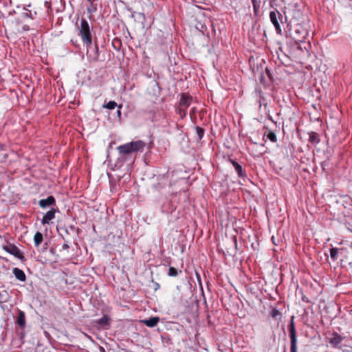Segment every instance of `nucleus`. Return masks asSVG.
Segmentation results:
<instances>
[{"instance_id":"1","label":"nucleus","mask_w":352,"mask_h":352,"mask_svg":"<svg viewBox=\"0 0 352 352\" xmlns=\"http://www.w3.org/2000/svg\"><path fill=\"white\" fill-rule=\"evenodd\" d=\"M145 146V142L138 140L120 145L117 147V151L122 157H124L138 151H142Z\"/></svg>"},{"instance_id":"2","label":"nucleus","mask_w":352,"mask_h":352,"mask_svg":"<svg viewBox=\"0 0 352 352\" xmlns=\"http://www.w3.org/2000/svg\"><path fill=\"white\" fill-rule=\"evenodd\" d=\"M76 26L79 30L78 35L80 36L82 43L87 47H89L92 44V36L89 23L85 18H82L80 21V25L76 22Z\"/></svg>"},{"instance_id":"3","label":"nucleus","mask_w":352,"mask_h":352,"mask_svg":"<svg viewBox=\"0 0 352 352\" xmlns=\"http://www.w3.org/2000/svg\"><path fill=\"white\" fill-rule=\"evenodd\" d=\"M289 336L290 338V352H297L298 350V340L296 329L294 324V317L292 316L290 322L288 325Z\"/></svg>"},{"instance_id":"4","label":"nucleus","mask_w":352,"mask_h":352,"mask_svg":"<svg viewBox=\"0 0 352 352\" xmlns=\"http://www.w3.org/2000/svg\"><path fill=\"white\" fill-rule=\"evenodd\" d=\"M270 18L271 22L272 23V24L274 25V26L276 29V32L279 34H281L282 30H281V28H280L278 21L279 20L281 21V19L283 18L282 14L280 13V12L278 10L276 9V10L270 12Z\"/></svg>"},{"instance_id":"5","label":"nucleus","mask_w":352,"mask_h":352,"mask_svg":"<svg viewBox=\"0 0 352 352\" xmlns=\"http://www.w3.org/2000/svg\"><path fill=\"white\" fill-rule=\"evenodd\" d=\"M344 339L337 332H333L328 338L329 343L334 348L341 349V343Z\"/></svg>"},{"instance_id":"6","label":"nucleus","mask_w":352,"mask_h":352,"mask_svg":"<svg viewBox=\"0 0 352 352\" xmlns=\"http://www.w3.org/2000/svg\"><path fill=\"white\" fill-rule=\"evenodd\" d=\"M192 100V98L188 94H182L181 95L179 105L184 107V115H186V111L188 107L190 105Z\"/></svg>"},{"instance_id":"7","label":"nucleus","mask_w":352,"mask_h":352,"mask_svg":"<svg viewBox=\"0 0 352 352\" xmlns=\"http://www.w3.org/2000/svg\"><path fill=\"white\" fill-rule=\"evenodd\" d=\"M4 250L7 252L10 253V254L14 256L15 257L22 261L25 259V257L23 254L21 252L20 250L13 244H9L8 245L5 246Z\"/></svg>"},{"instance_id":"8","label":"nucleus","mask_w":352,"mask_h":352,"mask_svg":"<svg viewBox=\"0 0 352 352\" xmlns=\"http://www.w3.org/2000/svg\"><path fill=\"white\" fill-rule=\"evenodd\" d=\"M38 204L41 208L45 209L50 206H55L56 199L54 196L50 195L46 199H40Z\"/></svg>"},{"instance_id":"9","label":"nucleus","mask_w":352,"mask_h":352,"mask_svg":"<svg viewBox=\"0 0 352 352\" xmlns=\"http://www.w3.org/2000/svg\"><path fill=\"white\" fill-rule=\"evenodd\" d=\"M57 211L58 210L56 209L52 208L43 215L41 219V223L43 225L49 224L50 222L55 218V214Z\"/></svg>"},{"instance_id":"10","label":"nucleus","mask_w":352,"mask_h":352,"mask_svg":"<svg viewBox=\"0 0 352 352\" xmlns=\"http://www.w3.org/2000/svg\"><path fill=\"white\" fill-rule=\"evenodd\" d=\"M339 202L345 208H347V209L352 208V198L348 195H344L340 196Z\"/></svg>"},{"instance_id":"11","label":"nucleus","mask_w":352,"mask_h":352,"mask_svg":"<svg viewBox=\"0 0 352 352\" xmlns=\"http://www.w3.org/2000/svg\"><path fill=\"white\" fill-rule=\"evenodd\" d=\"M16 323L20 326L21 328H24L25 326V312L19 309L18 310V316L16 319Z\"/></svg>"},{"instance_id":"12","label":"nucleus","mask_w":352,"mask_h":352,"mask_svg":"<svg viewBox=\"0 0 352 352\" xmlns=\"http://www.w3.org/2000/svg\"><path fill=\"white\" fill-rule=\"evenodd\" d=\"M231 163L234 167L235 170L237 173V175L239 177H244L246 176L245 171L243 170L242 166L236 161L233 160H230Z\"/></svg>"},{"instance_id":"13","label":"nucleus","mask_w":352,"mask_h":352,"mask_svg":"<svg viewBox=\"0 0 352 352\" xmlns=\"http://www.w3.org/2000/svg\"><path fill=\"white\" fill-rule=\"evenodd\" d=\"M160 321L159 317H152L148 319L142 320V322L144 323L148 327H155Z\"/></svg>"},{"instance_id":"14","label":"nucleus","mask_w":352,"mask_h":352,"mask_svg":"<svg viewBox=\"0 0 352 352\" xmlns=\"http://www.w3.org/2000/svg\"><path fill=\"white\" fill-rule=\"evenodd\" d=\"M13 274L15 276V277L21 281H25L26 280V276H25L24 272L19 268H17V267L14 268Z\"/></svg>"},{"instance_id":"15","label":"nucleus","mask_w":352,"mask_h":352,"mask_svg":"<svg viewBox=\"0 0 352 352\" xmlns=\"http://www.w3.org/2000/svg\"><path fill=\"white\" fill-rule=\"evenodd\" d=\"M320 139L319 135L316 132H311L309 133V142L312 144H317L320 142Z\"/></svg>"},{"instance_id":"16","label":"nucleus","mask_w":352,"mask_h":352,"mask_svg":"<svg viewBox=\"0 0 352 352\" xmlns=\"http://www.w3.org/2000/svg\"><path fill=\"white\" fill-rule=\"evenodd\" d=\"M344 249L343 248H340V249H338V248H332L330 249V256H331V258L333 259V261H336L337 258H338V253L340 254H342L343 252H344Z\"/></svg>"},{"instance_id":"17","label":"nucleus","mask_w":352,"mask_h":352,"mask_svg":"<svg viewBox=\"0 0 352 352\" xmlns=\"http://www.w3.org/2000/svg\"><path fill=\"white\" fill-rule=\"evenodd\" d=\"M98 0H87L89 5L87 6V10L89 13L91 14L97 10V3L95 1Z\"/></svg>"},{"instance_id":"18","label":"nucleus","mask_w":352,"mask_h":352,"mask_svg":"<svg viewBox=\"0 0 352 352\" xmlns=\"http://www.w3.org/2000/svg\"><path fill=\"white\" fill-rule=\"evenodd\" d=\"M43 241V237L42 233L40 232H36L34 236V242L35 246L38 247Z\"/></svg>"},{"instance_id":"19","label":"nucleus","mask_w":352,"mask_h":352,"mask_svg":"<svg viewBox=\"0 0 352 352\" xmlns=\"http://www.w3.org/2000/svg\"><path fill=\"white\" fill-rule=\"evenodd\" d=\"M264 136H266L272 142H277L276 135L272 131L267 130V131L264 133Z\"/></svg>"},{"instance_id":"20","label":"nucleus","mask_w":352,"mask_h":352,"mask_svg":"<svg viewBox=\"0 0 352 352\" xmlns=\"http://www.w3.org/2000/svg\"><path fill=\"white\" fill-rule=\"evenodd\" d=\"M98 323L102 326H106L109 324V318L104 315L101 318H100L98 321Z\"/></svg>"},{"instance_id":"21","label":"nucleus","mask_w":352,"mask_h":352,"mask_svg":"<svg viewBox=\"0 0 352 352\" xmlns=\"http://www.w3.org/2000/svg\"><path fill=\"white\" fill-rule=\"evenodd\" d=\"M196 133L198 136V140H201L204 135L205 130L204 129L200 127V126H196L195 127Z\"/></svg>"},{"instance_id":"22","label":"nucleus","mask_w":352,"mask_h":352,"mask_svg":"<svg viewBox=\"0 0 352 352\" xmlns=\"http://www.w3.org/2000/svg\"><path fill=\"white\" fill-rule=\"evenodd\" d=\"M117 107V103L115 101H109L107 104H103L102 107L108 109H114Z\"/></svg>"},{"instance_id":"23","label":"nucleus","mask_w":352,"mask_h":352,"mask_svg":"<svg viewBox=\"0 0 352 352\" xmlns=\"http://www.w3.org/2000/svg\"><path fill=\"white\" fill-rule=\"evenodd\" d=\"M168 274L169 276L175 277L178 275V271L173 267H170L168 269Z\"/></svg>"},{"instance_id":"24","label":"nucleus","mask_w":352,"mask_h":352,"mask_svg":"<svg viewBox=\"0 0 352 352\" xmlns=\"http://www.w3.org/2000/svg\"><path fill=\"white\" fill-rule=\"evenodd\" d=\"M270 316L273 318H276L278 316H280V312L277 309L274 308L270 313Z\"/></svg>"},{"instance_id":"25","label":"nucleus","mask_w":352,"mask_h":352,"mask_svg":"<svg viewBox=\"0 0 352 352\" xmlns=\"http://www.w3.org/2000/svg\"><path fill=\"white\" fill-rule=\"evenodd\" d=\"M254 10L256 11L259 8V4L257 2V0H251Z\"/></svg>"},{"instance_id":"26","label":"nucleus","mask_w":352,"mask_h":352,"mask_svg":"<svg viewBox=\"0 0 352 352\" xmlns=\"http://www.w3.org/2000/svg\"><path fill=\"white\" fill-rule=\"evenodd\" d=\"M195 113H196V108L193 107L191 109V110L190 111V116L192 117V115L195 114Z\"/></svg>"},{"instance_id":"27","label":"nucleus","mask_w":352,"mask_h":352,"mask_svg":"<svg viewBox=\"0 0 352 352\" xmlns=\"http://www.w3.org/2000/svg\"><path fill=\"white\" fill-rule=\"evenodd\" d=\"M119 109L118 110L117 113L118 115L120 116L121 115V109H122V104L118 106Z\"/></svg>"},{"instance_id":"28","label":"nucleus","mask_w":352,"mask_h":352,"mask_svg":"<svg viewBox=\"0 0 352 352\" xmlns=\"http://www.w3.org/2000/svg\"><path fill=\"white\" fill-rule=\"evenodd\" d=\"M266 73L270 78H271V74L268 68H266Z\"/></svg>"},{"instance_id":"29","label":"nucleus","mask_w":352,"mask_h":352,"mask_svg":"<svg viewBox=\"0 0 352 352\" xmlns=\"http://www.w3.org/2000/svg\"><path fill=\"white\" fill-rule=\"evenodd\" d=\"M179 113H180V116H181V117H182V118L183 116H185L184 115V109H180V110H179Z\"/></svg>"},{"instance_id":"30","label":"nucleus","mask_w":352,"mask_h":352,"mask_svg":"<svg viewBox=\"0 0 352 352\" xmlns=\"http://www.w3.org/2000/svg\"><path fill=\"white\" fill-rule=\"evenodd\" d=\"M63 248L64 250H67L69 248V245L67 244H63Z\"/></svg>"},{"instance_id":"31","label":"nucleus","mask_w":352,"mask_h":352,"mask_svg":"<svg viewBox=\"0 0 352 352\" xmlns=\"http://www.w3.org/2000/svg\"><path fill=\"white\" fill-rule=\"evenodd\" d=\"M305 38V36H302L300 38H296V39L298 40V41H302L303 40V38Z\"/></svg>"},{"instance_id":"32","label":"nucleus","mask_w":352,"mask_h":352,"mask_svg":"<svg viewBox=\"0 0 352 352\" xmlns=\"http://www.w3.org/2000/svg\"><path fill=\"white\" fill-rule=\"evenodd\" d=\"M101 352H105V350L103 347L100 348Z\"/></svg>"}]
</instances>
